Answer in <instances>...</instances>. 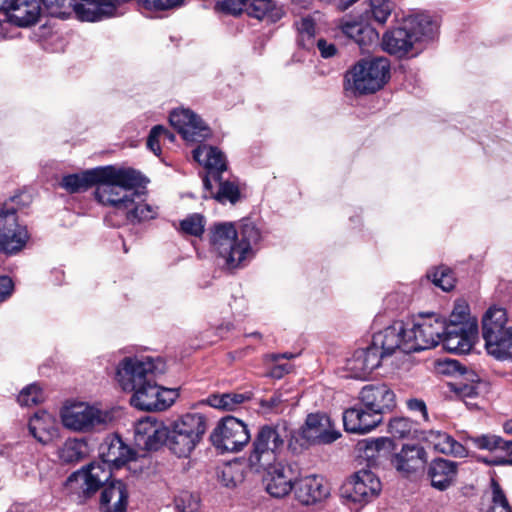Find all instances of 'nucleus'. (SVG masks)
Instances as JSON below:
<instances>
[{"label": "nucleus", "mask_w": 512, "mask_h": 512, "mask_svg": "<svg viewBox=\"0 0 512 512\" xmlns=\"http://www.w3.org/2000/svg\"><path fill=\"white\" fill-rule=\"evenodd\" d=\"M143 182L144 177L135 169L104 166L94 195L132 224L150 221L158 216V207L145 201V192L139 190Z\"/></svg>", "instance_id": "nucleus-1"}, {"label": "nucleus", "mask_w": 512, "mask_h": 512, "mask_svg": "<svg viewBox=\"0 0 512 512\" xmlns=\"http://www.w3.org/2000/svg\"><path fill=\"white\" fill-rule=\"evenodd\" d=\"M164 372L165 364L160 358L125 357L118 364L116 379L124 391L133 393L132 406L143 411H163L177 396L174 390L157 383V377Z\"/></svg>", "instance_id": "nucleus-2"}, {"label": "nucleus", "mask_w": 512, "mask_h": 512, "mask_svg": "<svg viewBox=\"0 0 512 512\" xmlns=\"http://www.w3.org/2000/svg\"><path fill=\"white\" fill-rule=\"evenodd\" d=\"M209 240L226 267L236 269L254 256V248L261 240V232L250 220L242 221L239 230L231 222H220L210 228Z\"/></svg>", "instance_id": "nucleus-3"}, {"label": "nucleus", "mask_w": 512, "mask_h": 512, "mask_svg": "<svg viewBox=\"0 0 512 512\" xmlns=\"http://www.w3.org/2000/svg\"><path fill=\"white\" fill-rule=\"evenodd\" d=\"M436 32L437 24L429 15H410L398 27L383 35L382 47L391 55L403 57L412 51L417 42L433 38Z\"/></svg>", "instance_id": "nucleus-4"}, {"label": "nucleus", "mask_w": 512, "mask_h": 512, "mask_svg": "<svg viewBox=\"0 0 512 512\" xmlns=\"http://www.w3.org/2000/svg\"><path fill=\"white\" fill-rule=\"evenodd\" d=\"M193 158L207 169L203 178V185L210 193L209 197L215 198L220 203L229 201L236 203L240 198L238 186L230 181H223L221 173L227 168L224 154L216 147L202 145L193 151Z\"/></svg>", "instance_id": "nucleus-5"}, {"label": "nucleus", "mask_w": 512, "mask_h": 512, "mask_svg": "<svg viewBox=\"0 0 512 512\" xmlns=\"http://www.w3.org/2000/svg\"><path fill=\"white\" fill-rule=\"evenodd\" d=\"M503 307L491 306L482 317V337L487 353L497 360L512 361V327Z\"/></svg>", "instance_id": "nucleus-6"}, {"label": "nucleus", "mask_w": 512, "mask_h": 512, "mask_svg": "<svg viewBox=\"0 0 512 512\" xmlns=\"http://www.w3.org/2000/svg\"><path fill=\"white\" fill-rule=\"evenodd\" d=\"M389 73V61L385 58L360 60L346 72L344 88L353 94L374 93L384 86Z\"/></svg>", "instance_id": "nucleus-7"}, {"label": "nucleus", "mask_w": 512, "mask_h": 512, "mask_svg": "<svg viewBox=\"0 0 512 512\" xmlns=\"http://www.w3.org/2000/svg\"><path fill=\"white\" fill-rule=\"evenodd\" d=\"M288 430L285 425L262 426L254 441L248 462L252 469L267 468L274 464L285 449Z\"/></svg>", "instance_id": "nucleus-8"}, {"label": "nucleus", "mask_w": 512, "mask_h": 512, "mask_svg": "<svg viewBox=\"0 0 512 512\" xmlns=\"http://www.w3.org/2000/svg\"><path fill=\"white\" fill-rule=\"evenodd\" d=\"M206 430V418L200 413H187L179 417L169 429V449L178 457L189 456Z\"/></svg>", "instance_id": "nucleus-9"}, {"label": "nucleus", "mask_w": 512, "mask_h": 512, "mask_svg": "<svg viewBox=\"0 0 512 512\" xmlns=\"http://www.w3.org/2000/svg\"><path fill=\"white\" fill-rule=\"evenodd\" d=\"M446 320L436 313L420 314L407 328L409 347L413 352L437 346L445 333Z\"/></svg>", "instance_id": "nucleus-10"}, {"label": "nucleus", "mask_w": 512, "mask_h": 512, "mask_svg": "<svg viewBox=\"0 0 512 512\" xmlns=\"http://www.w3.org/2000/svg\"><path fill=\"white\" fill-rule=\"evenodd\" d=\"M479 336L477 320H449L441 343L445 350L455 354L470 352Z\"/></svg>", "instance_id": "nucleus-11"}, {"label": "nucleus", "mask_w": 512, "mask_h": 512, "mask_svg": "<svg viewBox=\"0 0 512 512\" xmlns=\"http://www.w3.org/2000/svg\"><path fill=\"white\" fill-rule=\"evenodd\" d=\"M210 438L216 448L227 452H237L247 445L250 433L243 421L233 416H227L217 425Z\"/></svg>", "instance_id": "nucleus-12"}, {"label": "nucleus", "mask_w": 512, "mask_h": 512, "mask_svg": "<svg viewBox=\"0 0 512 512\" xmlns=\"http://www.w3.org/2000/svg\"><path fill=\"white\" fill-rule=\"evenodd\" d=\"M60 415L63 426L75 432H87L108 421L107 413L82 402L63 407Z\"/></svg>", "instance_id": "nucleus-13"}, {"label": "nucleus", "mask_w": 512, "mask_h": 512, "mask_svg": "<svg viewBox=\"0 0 512 512\" xmlns=\"http://www.w3.org/2000/svg\"><path fill=\"white\" fill-rule=\"evenodd\" d=\"M112 468L102 459L92 462L86 468L72 473L67 479V486L71 489L79 487L84 497H90L100 487L108 484Z\"/></svg>", "instance_id": "nucleus-14"}, {"label": "nucleus", "mask_w": 512, "mask_h": 512, "mask_svg": "<svg viewBox=\"0 0 512 512\" xmlns=\"http://www.w3.org/2000/svg\"><path fill=\"white\" fill-rule=\"evenodd\" d=\"M407 332V327L402 321H395L373 335L371 346L379 353L382 360L398 351L412 353L413 349L409 347Z\"/></svg>", "instance_id": "nucleus-15"}, {"label": "nucleus", "mask_w": 512, "mask_h": 512, "mask_svg": "<svg viewBox=\"0 0 512 512\" xmlns=\"http://www.w3.org/2000/svg\"><path fill=\"white\" fill-rule=\"evenodd\" d=\"M28 239V231L18 223L15 209L0 210V251L15 254L24 248Z\"/></svg>", "instance_id": "nucleus-16"}, {"label": "nucleus", "mask_w": 512, "mask_h": 512, "mask_svg": "<svg viewBox=\"0 0 512 512\" xmlns=\"http://www.w3.org/2000/svg\"><path fill=\"white\" fill-rule=\"evenodd\" d=\"M381 482L371 470L362 469L353 474L343 488L344 496L352 502L365 504L377 497Z\"/></svg>", "instance_id": "nucleus-17"}, {"label": "nucleus", "mask_w": 512, "mask_h": 512, "mask_svg": "<svg viewBox=\"0 0 512 512\" xmlns=\"http://www.w3.org/2000/svg\"><path fill=\"white\" fill-rule=\"evenodd\" d=\"M340 430L325 413H311L301 429V436L312 444H331L341 437Z\"/></svg>", "instance_id": "nucleus-18"}, {"label": "nucleus", "mask_w": 512, "mask_h": 512, "mask_svg": "<svg viewBox=\"0 0 512 512\" xmlns=\"http://www.w3.org/2000/svg\"><path fill=\"white\" fill-rule=\"evenodd\" d=\"M169 429L153 416L140 419L134 426V439L138 447L158 450L168 439Z\"/></svg>", "instance_id": "nucleus-19"}, {"label": "nucleus", "mask_w": 512, "mask_h": 512, "mask_svg": "<svg viewBox=\"0 0 512 512\" xmlns=\"http://www.w3.org/2000/svg\"><path fill=\"white\" fill-rule=\"evenodd\" d=\"M169 121L186 141L196 142L209 136V128L189 109L172 111Z\"/></svg>", "instance_id": "nucleus-20"}, {"label": "nucleus", "mask_w": 512, "mask_h": 512, "mask_svg": "<svg viewBox=\"0 0 512 512\" xmlns=\"http://www.w3.org/2000/svg\"><path fill=\"white\" fill-rule=\"evenodd\" d=\"M359 399L367 409L380 416L386 411L392 410L396 405L395 393L385 383L365 385L359 393Z\"/></svg>", "instance_id": "nucleus-21"}, {"label": "nucleus", "mask_w": 512, "mask_h": 512, "mask_svg": "<svg viewBox=\"0 0 512 512\" xmlns=\"http://www.w3.org/2000/svg\"><path fill=\"white\" fill-rule=\"evenodd\" d=\"M256 472H266L264 481L266 483L267 492L276 498H281L289 494L294 489L292 484V470L290 467L284 466L278 460L267 468L254 469Z\"/></svg>", "instance_id": "nucleus-22"}, {"label": "nucleus", "mask_w": 512, "mask_h": 512, "mask_svg": "<svg viewBox=\"0 0 512 512\" xmlns=\"http://www.w3.org/2000/svg\"><path fill=\"white\" fill-rule=\"evenodd\" d=\"M294 493L300 503L312 505L326 499L330 489L322 476L308 475L294 482Z\"/></svg>", "instance_id": "nucleus-23"}, {"label": "nucleus", "mask_w": 512, "mask_h": 512, "mask_svg": "<svg viewBox=\"0 0 512 512\" xmlns=\"http://www.w3.org/2000/svg\"><path fill=\"white\" fill-rule=\"evenodd\" d=\"M382 421V416L366 407L355 406L343 412L345 431L355 434H366L376 428Z\"/></svg>", "instance_id": "nucleus-24"}, {"label": "nucleus", "mask_w": 512, "mask_h": 512, "mask_svg": "<svg viewBox=\"0 0 512 512\" xmlns=\"http://www.w3.org/2000/svg\"><path fill=\"white\" fill-rule=\"evenodd\" d=\"M381 361L379 353L370 345L367 348L356 350L347 360L346 369L351 378L365 379L380 366Z\"/></svg>", "instance_id": "nucleus-25"}, {"label": "nucleus", "mask_w": 512, "mask_h": 512, "mask_svg": "<svg viewBox=\"0 0 512 512\" xmlns=\"http://www.w3.org/2000/svg\"><path fill=\"white\" fill-rule=\"evenodd\" d=\"M427 462V453L420 445H403L402 449L395 453L391 459L393 467L403 473L411 474L423 469Z\"/></svg>", "instance_id": "nucleus-26"}, {"label": "nucleus", "mask_w": 512, "mask_h": 512, "mask_svg": "<svg viewBox=\"0 0 512 512\" xmlns=\"http://www.w3.org/2000/svg\"><path fill=\"white\" fill-rule=\"evenodd\" d=\"M99 456L113 468H120L132 460L135 452L115 435L107 437L99 447Z\"/></svg>", "instance_id": "nucleus-27"}, {"label": "nucleus", "mask_w": 512, "mask_h": 512, "mask_svg": "<svg viewBox=\"0 0 512 512\" xmlns=\"http://www.w3.org/2000/svg\"><path fill=\"white\" fill-rule=\"evenodd\" d=\"M128 496L127 486L121 480L104 485L100 495L101 512H126Z\"/></svg>", "instance_id": "nucleus-28"}, {"label": "nucleus", "mask_w": 512, "mask_h": 512, "mask_svg": "<svg viewBox=\"0 0 512 512\" xmlns=\"http://www.w3.org/2000/svg\"><path fill=\"white\" fill-rule=\"evenodd\" d=\"M342 20L340 23L341 31L350 39H352L362 50H368L370 46L375 44L379 38L378 32L363 20Z\"/></svg>", "instance_id": "nucleus-29"}, {"label": "nucleus", "mask_w": 512, "mask_h": 512, "mask_svg": "<svg viewBox=\"0 0 512 512\" xmlns=\"http://www.w3.org/2000/svg\"><path fill=\"white\" fill-rule=\"evenodd\" d=\"M29 433L41 444L47 445L58 437L56 418L47 411H38L28 423Z\"/></svg>", "instance_id": "nucleus-30"}, {"label": "nucleus", "mask_w": 512, "mask_h": 512, "mask_svg": "<svg viewBox=\"0 0 512 512\" xmlns=\"http://www.w3.org/2000/svg\"><path fill=\"white\" fill-rule=\"evenodd\" d=\"M457 464L450 460L438 458L431 462L428 476L431 485L440 490H446L456 479Z\"/></svg>", "instance_id": "nucleus-31"}, {"label": "nucleus", "mask_w": 512, "mask_h": 512, "mask_svg": "<svg viewBox=\"0 0 512 512\" xmlns=\"http://www.w3.org/2000/svg\"><path fill=\"white\" fill-rule=\"evenodd\" d=\"M40 15V5L37 1H23L18 3L14 0V4L4 13L5 20L9 19L18 26H29L37 22Z\"/></svg>", "instance_id": "nucleus-32"}, {"label": "nucleus", "mask_w": 512, "mask_h": 512, "mask_svg": "<svg viewBox=\"0 0 512 512\" xmlns=\"http://www.w3.org/2000/svg\"><path fill=\"white\" fill-rule=\"evenodd\" d=\"M102 167L63 176L60 186L69 193L85 191L99 182Z\"/></svg>", "instance_id": "nucleus-33"}, {"label": "nucleus", "mask_w": 512, "mask_h": 512, "mask_svg": "<svg viewBox=\"0 0 512 512\" xmlns=\"http://www.w3.org/2000/svg\"><path fill=\"white\" fill-rule=\"evenodd\" d=\"M426 439L433 449L439 453L450 454L455 457L467 456L466 447L445 432L430 431Z\"/></svg>", "instance_id": "nucleus-34"}, {"label": "nucleus", "mask_w": 512, "mask_h": 512, "mask_svg": "<svg viewBox=\"0 0 512 512\" xmlns=\"http://www.w3.org/2000/svg\"><path fill=\"white\" fill-rule=\"evenodd\" d=\"M365 8L360 13L365 21L374 20L378 24L384 25L394 10L392 0H368L364 2Z\"/></svg>", "instance_id": "nucleus-35"}, {"label": "nucleus", "mask_w": 512, "mask_h": 512, "mask_svg": "<svg viewBox=\"0 0 512 512\" xmlns=\"http://www.w3.org/2000/svg\"><path fill=\"white\" fill-rule=\"evenodd\" d=\"M248 400H250V396L244 393H223L210 395L206 401L213 408L235 411Z\"/></svg>", "instance_id": "nucleus-36"}, {"label": "nucleus", "mask_w": 512, "mask_h": 512, "mask_svg": "<svg viewBox=\"0 0 512 512\" xmlns=\"http://www.w3.org/2000/svg\"><path fill=\"white\" fill-rule=\"evenodd\" d=\"M82 3L74 4V12L81 21H99L107 17L104 14L106 0H81Z\"/></svg>", "instance_id": "nucleus-37"}, {"label": "nucleus", "mask_w": 512, "mask_h": 512, "mask_svg": "<svg viewBox=\"0 0 512 512\" xmlns=\"http://www.w3.org/2000/svg\"><path fill=\"white\" fill-rule=\"evenodd\" d=\"M480 385L481 383L478 379H471L470 383L459 381L453 384V391L456 393L458 397L463 399V401L468 407L478 408V404L476 402H472V400L479 397Z\"/></svg>", "instance_id": "nucleus-38"}, {"label": "nucleus", "mask_w": 512, "mask_h": 512, "mask_svg": "<svg viewBox=\"0 0 512 512\" xmlns=\"http://www.w3.org/2000/svg\"><path fill=\"white\" fill-rule=\"evenodd\" d=\"M87 453V445L78 439H68L60 450V459L65 463L78 462Z\"/></svg>", "instance_id": "nucleus-39"}, {"label": "nucleus", "mask_w": 512, "mask_h": 512, "mask_svg": "<svg viewBox=\"0 0 512 512\" xmlns=\"http://www.w3.org/2000/svg\"><path fill=\"white\" fill-rule=\"evenodd\" d=\"M505 442L500 436L494 434H482L478 436H468L466 443L471 444L479 450H488L490 452L503 450Z\"/></svg>", "instance_id": "nucleus-40"}, {"label": "nucleus", "mask_w": 512, "mask_h": 512, "mask_svg": "<svg viewBox=\"0 0 512 512\" xmlns=\"http://www.w3.org/2000/svg\"><path fill=\"white\" fill-rule=\"evenodd\" d=\"M299 32V43L304 48L310 49L314 45L315 23L312 18L304 17L296 23Z\"/></svg>", "instance_id": "nucleus-41"}, {"label": "nucleus", "mask_w": 512, "mask_h": 512, "mask_svg": "<svg viewBox=\"0 0 512 512\" xmlns=\"http://www.w3.org/2000/svg\"><path fill=\"white\" fill-rule=\"evenodd\" d=\"M491 489L492 504L488 512H512V508L510 507L501 486L494 479L491 481Z\"/></svg>", "instance_id": "nucleus-42"}, {"label": "nucleus", "mask_w": 512, "mask_h": 512, "mask_svg": "<svg viewBox=\"0 0 512 512\" xmlns=\"http://www.w3.org/2000/svg\"><path fill=\"white\" fill-rule=\"evenodd\" d=\"M428 278L432 280L433 284L443 291H450L454 288L455 278L450 269L440 267L428 274Z\"/></svg>", "instance_id": "nucleus-43"}, {"label": "nucleus", "mask_w": 512, "mask_h": 512, "mask_svg": "<svg viewBox=\"0 0 512 512\" xmlns=\"http://www.w3.org/2000/svg\"><path fill=\"white\" fill-rule=\"evenodd\" d=\"M205 219L201 214L194 213L180 222L182 232L199 237L204 233Z\"/></svg>", "instance_id": "nucleus-44"}, {"label": "nucleus", "mask_w": 512, "mask_h": 512, "mask_svg": "<svg viewBox=\"0 0 512 512\" xmlns=\"http://www.w3.org/2000/svg\"><path fill=\"white\" fill-rule=\"evenodd\" d=\"M43 392L36 384H31L21 390L17 401L21 406L37 405L43 401Z\"/></svg>", "instance_id": "nucleus-45"}, {"label": "nucleus", "mask_w": 512, "mask_h": 512, "mask_svg": "<svg viewBox=\"0 0 512 512\" xmlns=\"http://www.w3.org/2000/svg\"><path fill=\"white\" fill-rule=\"evenodd\" d=\"M175 506L179 512H197L200 502L197 495L183 491L175 498Z\"/></svg>", "instance_id": "nucleus-46"}, {"label": "nucleus", "mask_w": 512, "mask_h": 512, "mask_svg": "<svg viewBox=\"0 0 512 512\" xmlns=\"http://www.w3.org/2000/svg\"><path fill=\"white\" fill-rule=\"evenodd\" d=\"M273 8V0H249L246 2L248 15L259 20L263 19Z\"/></svg>", "instance_id": "nucleus-47"}, {"label": "nucleus", "mask_w": 512, "mask_h": 512, "mask_svg": "<svg viewBox=\"0 0 512 512\" xmlns=\"http://www.w3.org/2000/svg\"><path fill=\"white\" fill-rule=\"evenodd\" d=\"M413 430V423L404 417H397L390 420L388 432L394 438H405L410 435Z\"/></svg>", "instance_id": "nucleus-48"}, {"label": "nucleus", "mask_w": 512, "mask_h": 512, "mask_svg": "<svg viewBox=\"0 0 512 512\" xmlns=\"http://www.w3.org/2000/svg\"><path fill=\"white\" fill-rule=\"evenodd\" d=\"M185 0H138L147 10L164 11L177 8L183 5Z\"/></svg>", "instance_id": "nucleus-49"}, {"label": "nucleus", "mask_w": 512, "mask_h": 512, "mask_svg": "<svg viewBox=\"0 0 512 512\" xmlns=\"http://www.w3.org/2000/svg\"><path fill=\"white\" fill-rule=\"evenodd\" d=\"M161 132H162V126L156 125L151 129L148 139H147V147L155 155H160V153H161V147H160Z\"/></svg>", "instance_id": "nucleus-50"}, {"label": "nucleus", "mask_w": 512, "mask_h": 512, "mask_svg": "<svg viewBox=\"0 0 512 512\" xmlns=\"http://www.w3.org/2000/svg\"><path fill=\"white\" fill-rule=\"evenodd\" d=\"M505 456L494 457L492 459L482 458V461L489 465L512 464V441H506L504 449Z\"/></svg>", "instance_id": "nucleus-51"}, {"label": "nucleus", "mask_w": 512, "mask_h": 512, "mask_svg": "<svg viewBox=\"0 0 512 512\" xmlns=\"http://www.w3.org/2000/svg\"><path fill=\"white\" fill-rule=\"evenodd\" d=\"M235 466L226 465L222 470V482L226 487H235L241 481V474H236Z\"/></svg>", "instance_id": "nucleus-52"}, {"label": "nucleus", "mask_w": 512, "mask_h": 512, "mask_svg": "<svg viewBox=\"0 0 512 512\" xmlns=\"http://www.w3.org/2000/svg\"><path fill=\"white\" fill-rule=\"evenodd\" d=\"M14 290V283L8 276H0V303L6 301Z\"/></svg>", "instance_id": "nucleus-53"}, {"label": "nucleus", "mask_w": 512, "mask_h": 512, "mask_svg": "<svg viewBox=\"0 0 512 512\" xmlns=\"http://www.w3.org/2000/svg\"><path fill=\"white\" fill-rule=\"evenodd\" d=\"M316 45L323 58H331L337 53L336 46L333 43L327 42L325 39H318Z\"/></svg>", "instance_id": "nucleus-54"}, {"label": "nucleus", "mask_w": 512, "mask_h": 512, "mask_svg": "<svg viewBox=\"0 0 512 512\" xmlns=\"http://www.w3.org/2000/svg\"><path fill=\"white\" fill-rule=\"evenodd\" d=\"M407 407L414 412H419L424 420H428V412L426 404L421 399H409L407 401Z\"/></svg>", "instance_id": "nucleus-55"}, {"label": "nucleus", "mask_w": 512, "mask_h": 512, "mask_svg": "<svg viewBox=\"0 0 512 512\" xmlns=\"http://www.w3.org/2000/svg\"><path fill=\"white\" fill-rule=\"evenodd\" d=\"M283 402L281 393H274L270 398L263 399L261 406L270 410L276 409Z\"/></svg>", "instance_id": "nucleus-56"}, {"label": "nucleus", "mask_w": 512, "mask_h": 512, "mask_svg": "<svg viewBox=\"0 0 512 512\" xmlns=\"http://www.w3.org/2000/svg\"><path fill=\"white\" fill-rule=\"evenodd\" d=\"M67 0H41L44 7L48 10L51 15H57L58 9L65 5Z\"/></svg>", "instance_id": "nucleus-57"}, {"label": "nucleus", "mask_w": 512, "mask_h": 512, "mask_svg": "<svg viewBox=\"0 0 512 512\" xmlns=\"http://www.w3.org/2000/svg\"><path fill=\"white\" fill-rule=\"evenodd\" d=\"M450 320H476L475 318H470L469 314L467 313V306L458 305L453 310Z\"/></svg>", "instance_id": "nucleus-58"}, {"label": "nucleus", "mask_w": 512, "mask_h": 512, "mask_svg": "<svg viewBox=\"0 0 512 512\" xmlns=\"http://www.w3.org/2000/svg\"><path fill=\"white\" fill-rule=\"evenodd\" d=\"M291 366L289 364H276L272 367L269 372V375L272 378L280 379L285 374L289 373Z\"/></svg>", "instance_id": "nucleus-59"}, {"label": "nucleus", "mask_w": 512, "mask_h": 512, "mask_svg": "<svg viewBox=\"0 0 512 512\" xmlns=\"http://www.w3.org/2000/svg\"><path fill=\"white\" fill-rule=\"evenodd\" d=\"M387 442H388V440L386 438L374 439L369 442V444L367 445V448L371 449V450L380 451L385 446V444Z\"/></svg>", "instance_id": "nucleus-60"}, {"label": "nucleus", "mask_w": 512, "mask_h": 512, "mask_svg": "<svg viewBox=\"0 0 512 512\" xmlns=\"http://www.w3.org/2000/svg\"><path fill=\"white\" fill-rule=\"evenodd\" d=\"M161 140L163 141H169L173 142L175 140V135L170 132L168 129L162 126V132H161Z\"/></svg>", "instance_id": "nucleus-61"}, {"label": "nucleus", "mask_w": 512, "mask_h": 512, "mask_svg": "<svg viewBox=\"0 0 512 512\" xmlns=\"http://www.w3.org/2000/svg\"><path fill=\"white\" fill-rule=\"evenodd\" d=\"M14 4V0H0V12L6 13Z\"/></svg>", "instance_id": "nucleus-62"}, {"label": "nucleus", "mask_w": 512, "mask_h": 512, "mask_svg": "<svg viewBox=\"0 0 512 512\" xmlns=\"http://www.w3.org/2000/svg\"><path fill=\"white\" fill-rule=\"evenodd\" d=\"M293 355L292 354H288V353H284V354H273L271 355V359L275 362L279 361L280 359H283V358H286V359H290L292 358Z\"/></svg>", "instance_id": "nucleus-63"}, {"label": "nucleus", "mask_w": 512, "mask_h": 512, "mask_svg": "<svg viewBox=\"0 0 512 512\" xmlns=\"http://www.w3.org/2000/svg\"><path fill=\"white\" fill-rule=\"evenodd\" d=\"M503 429L506 433L512 434V420L505 422Z\"/></svg>", "instance_id": "nucleus-64"}]
</instances>
